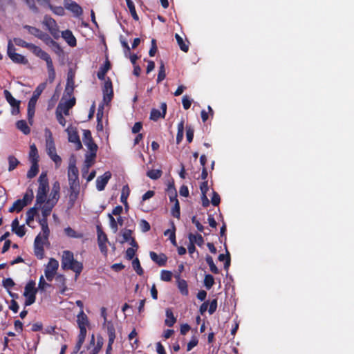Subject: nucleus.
Masks as SVG:
<instances>
[{"mask_svg": "<svg viewBox=\"0 0 354 354\" xmlns=\"http://www.w3.org/2000/svg\"><path fill=\"white\" fill-rule=\"evenodd\" d=\"M77 323L80 330V333L78 337V341L75 346V353L78 352L81 348V346L85 340L87 333L86 326L88 324V317L87 315L84 313L83 310H80V312L77 316Z\"/></svg>", "mask_w": 354, "mask_h": 354, "instance_id": "f257e3e1", "label": "nucleus"}, {"mask_svg": "<svg viewBox=\"0 0 354 354\" xmlns=\"http://www.w3.org/2000/svg\"><path fill=\"white\" fill-rule=\"evenodd\" d=\"M62 267L63 269L73 270L76 277L80 274L82 270V264L74 259L73 254L70 251H64L62 255Z\"/></svg>", "mask_w": 354, "mask_h": 354, "instance_id": "f03ea898", "label": "nucleus"}, {"mask_svg": "<svg viewBox=\"0 0 354 354\" xmlns=\"http://www.w3.org/2000/svg\"><path fill=\"white\" fill-rule=\"evenodd\" d=\"M46 147V151L50 158L56 165H59L62 162L61 158L56 153V149L53 140V135L50 129H45Z\"/></svg>", "mask_w": 354, "mask_h": 354, "instance_id": "7ed1b4c3", "label": "nucleus"}, {"mask_svg": "<svg viewBox=\"0 0 354 354\" xmlns=\"http://www.w3.org/2000/svg\"><path fill=\"white\" fill-rule=\"evenodd\" d=\"M68 177L72 195L77 192L79 189L78 169L75 167V162H73L72 160H70L69 163Z\"/></svg>", "mask_w": 354, "mask_h": 354, "instance_id": "20e7f679", "label": "nucleus"}, {"mask_svg": "<svg viewBox=\"0 0 354 354\" xmlns=\"http://www.w3.org/2000/svg\"><path fill=\"white\" fill-rule=\"evenodd\" d=\"M45 88L44 84L39 85L33 93V95L30 99L28 104V120L30 124H32V118L35 114V105L37 101Z\"/></svg>", "mask_w": 354, "mask_h": 354, "instance_id": "39448f33", "label": "nucleus"}, {"mask_svg": "<svg viewBox=\"0 0 354 354\" xmlns=\"http://www.w3.org/2000/svg\"><path fill=\"white\" fill-rule=\"evenodd\" d=\"M75 97H72L65 101H64V97H62L56 109V111L62 113V114L64 113L65 115H68L69 114V110L75 105Z\"/></svg>", "mask_w": 354, "mask_h": 354, "instance_id": "423d86ee", "label": "nucleus"}, {"mask_svg": "<svg viewBox=\"0 0 354 354\" xmlns=\"http://www.w3.org/2000/svg\"><path fill=\"white\" fill-rule=\"evenodd\" d=\"M103 98L106 102H110L113 97V90L111 80L107 77L104 80V83L102 87Z\"/></svg>", "mask_w": 354, "mask_h": 354, "instance_id": "0eeeda50", "label": "nucleus"}, {"mask_svg": "<svg viewBox=\"0 0 354 354\" xmlns=\"http://www.w3.org/2000/svg\"><path fill=\"white\" fill-rule=\"evenodd\" d=\"M43 24L48 28L50 34L55 38L59 36V30L57 24L55 19L46 15L44 18Z\"/></svg>", "mask_w": 354, "mask_h": 354, "instance_id": "6e6552de", "label": "nucleus"}, {"mask_svg": "<svg viewBox=\"0 0 354 354\" xmlns=\"http://www.w3.org/2000/svg\"><path fill=\"white\" fill-rule=\"evenodd\" d=\"M59 263L55 259L51 258L45 269V276L48 281H52L55 277Z\"/></svg>", "mask_w": 354, "mask_h": 354, "instance_id": "1a4fd4ad", "label": "nucleus"}, {"mask_svg": "<svg viewBox=\"0 0 354 354\" xmlns=\"http://www.w3.org/2000/svg\"><path fill=\"white\" fill-rule=\"evenodd\" d=\"M64 8L71 11L74 17H79L82 14V8L72 0H64Z\"/></svg>", "mask_w": 354, "mask_h": 354, "instance_id": "9d476101", "label": "nucleus"}, {"mask_svg": "<svg viewBox=\"0 0 354 354\" xmlns=\"http://www.w3.org/2000/svg\"><path fill=\"white\" fill-rule=\"evenodd\" d=\"M160 109L162 112L156 109H151L149 117L150 120L157 121L160 118H165L167 113V104L165 102H162L160 105Z\"/></svg>", "mask_w": 354, "mask_h": 354, "instance_id": "9b49d317", "label": "nucleus"}, {"mask_svg": "<svg viewBox=\"0 0 354 354\" xmlns=\"http://www.w3.org/2000/svg\"><path fill=\"white\" fill-rule=\"evenodd\" d=\"M111 178V173L110 171H106L103 175L98 176L96 179L97 189L98 191L104 190Z\"/></svg>", "mask_w": 354, "mask_h": 354, "instance_id": "f8f14e48", "label": "nucleus"}, {"mask_svg": "<svg viewBox=\"0 0 354 354\" xmlns=\"http://www.w3.org/2000/svg\"><path fill=\"white\" fill-rule=\"evenodd\" d=\"M66 131L68 136V141L76 144V149L78 150L81 149L82 143L80 142L76 129L74 127H69L67 128Z\"/></svg>", "mask_w": 354, "mask_h": 354, "instance_id": "ddd939ff", "label": "nucleus"}, {"mask_svg": "<svg viewBox=\"0 0 354 354\" xmlns=\"http://www.w3.org/2000/svg\"><path fill=\"white\" fill-rule=\"evenodd\" d=\"M38 181L39 187L37 192L47 194V192L49 190V186L46 173L42 172L39 178Z\"/></svg>", "mask_w": 354, "mask_h": 354, "instance_id": "4468645a", "label": "nucleus"}, {"mask_svg": "<svg viewBox=\"0 0 354 354\" xmlns=\"http://www.w3.org/2000/svg\"><path fill=\"white\" fill-rule=\"evenodd\" d=\"M107 334L109 337L107 351H109L112 349V345L115 339V329L113 323L111 321L107 323Z\"/></svg>", "mask_w": 354, "mask_h": 354, "instance_id": "2eb2a0df", "label": "nucleus"}, {"mask_svg": "<svg viewBox=\"0 0 354 354\" xmlns=\"http://www.w3.org/2000/svg\"><path fill=\"white\" fill-rule=\"evenodd\" d=\"M59 190L60 185L58 181H55L52 187L51 192L49 196V198L47 200L48 201H50L51 203L56 204L59 198Z\"/></svg>", "mask_w": 354, "mask_h": 354, "instance_id": "dca6fc26", "label": "nucleus"}, {"mask_svg": "<svg viewBox=\"0 0 354 354\" xmlns=\"http://www.w3.org/2000/svg\"><path fill=\"white\" fill-rule=\"evenodd\" d=\"M149 256L151 260L156 263L159 266H165L166 265L167 257L165 254L160 253V254H158L155 252L151 251L149 253Z\"/></svg>", "mask_w": 354, "mask_h": 354, "instance_id": "f3484780", "label": "nucleus"}, {"mask_svg": "<svg viewBox=\"0 0 354 354\" xmlns=\"http://www.w3.org/2000/svg\"><path fill=\"white\" fill-rule=\"evenodd\" d=\"M111 65L108 57L106 58L104 64L101 66L97 73V77L100 80H104L106 73L111 69Z\"/></svg>", "mask_w": 354, "mask_h": 354, "instance_id": "a211bd4d", "label": "nucleus"}, {"mask_svg": "<svg viewBox=\"0 0 354 354\" xmlns=\"http://www.w3.org/2000/svg\"><path fill=\"white\" fill-rule=\"evenodd\" d=\"M97 240L99 247L102 252L106 251V243L107 241V236L106 234L102 230L100 226H97Z\"/></svg>", "mask_w": 354, "mask_h": 354, "instance_id": "6ab92c4d", "label": "nucleus"}, {"mask_svg": "<svg viewBox=\"0 0 354 354\" xmlns=\"http://www.w3.org/2000/svg\"><path fill=\"white\" fill-rule=\"evenodd\" d=\"M98 147L95 143L91 136L90 135V167H92L95 162V158Z\"/></svg>", "mask_w": 354, "mask_h": 354, "instance_id": "aec40b11", "label": "nucleus"}, {"mask_svg": "<svg viewBox=\"0 0 354 354\" xmlns=\"http://www.w3.org/2000/svg\"><path fill=\"white\" fill-rule=\"evenodd\" d=\"M176 322V318L174 317L172 310L171 308L166 309V319L165 324L169 327H171Z\"/></svg>", "mask_w": 354, "mask_h": 354, "instance_id": "412c9836", "label": "nucleus"}, {"mask_svg": "<svg viewBox=\"0 0 354 354\" xmlns=\"http://www.w3.org/2000/svg\"><path fill=\"white\" fill-rule=\"evenodd\" d=\"M62 37L71 46H75L76 45V39L73 36L71 31L66 30L62 32Z\"/></svg>", "mask_w": 354, "mask_h": 354, "instance_id": "4be33fe9", "label": "nucleus"}, {"mask_svg": "<svg viewBox=\"0 0 354 354\" xmlns=\"http://www.w3.org/2000/svg\"><path fill=\"white\" fill-rule=\"evenodd\" d=\"M177 283L178 288L179 289L180 293L183 295L187 296L189 294V290L187 281L185 279H180L178 275Z\"/></svg>", "mask_w": 354, "mask_h": 354, "instance_id": "5701e85b", "label": "nucleus"}, {"mask_svg": "<svg viewBox=\"0 0 354 354\" xmlns=\"http://www.w3.org/2000/svg\"><path fill=\"white\" fill-rule=\"evenodd\" d=\"M10 59L16 63L19 64H27L28 63V59L19 53H14L10 57Z\"/></svg>", "mask_w": 354, "mask_h": 354, "instance_id": "b1692460", "label": "nucleus"}, {"mask_svg": "<svg viewBox=\"0 0 354 354\" xmlns=\"http://www.w3.org/2000/svg\"><path fill=\"white\" fill-rule=\"evenodd\" d=\"M65 234L70 238L80 239L84 236V234L81 232H77L71 227H67L64 229Z\"/></svg>", "mask_w": 354, "mask_h": 354, "instance_id": "393cba45", "label": "nucleus"}, {"mask_svg": "<svg viewBox=\"0 0 354 354\" xmlns=\"http://www.w3.org/2000/svg\"><path fill=\"white\" fill-rule=\"evenodd\" d=\"M129 194L130 189L129 186L127 185L123 186L121 192L120 201L126 207H128L127 198L129 196Z\"/></svg>", "mask_w": 354, "mask_h": 354, "instance_id": "a878e982", "label": "nucleus"}, {"mask_svg": "<svg viewBox=\"0 0 354 354\" xmlns=\"http://www.w3.org/2000/svg\"><path fill=\"white\" fill-rule=\"evenodd\" d=\"M55 204L51 203L50 201H46L45 205L42 207L41 212L43 218H47L48 216L50 215L52 209L55 206Z\"/></svg>", "mask_w": 354, "mask_h": 354, "instance_id": "bb28decb", "label": "nucleus"}, {"mask_svg": "<svg viewBox=\"0 0 354 354\" xmlns=\"http://www.w3.org/2000/svg\"><path fill=\"white\" fill-rule=\"evenodd\" d=\"M171 229H168L165 232H164V234L165 236H167L168 234V232H170V236H169V239L171 242V243L174 245H176V226H175V224L174 223V221H171Z\"/></svg>", "mask_w": 354, "mask_h": 354, "instance_id": "cd10ccee", "label": "nucleus"}, {"mask_svg": "<svg viewBox=\"0 0 354 354\" xmlns=\"http://www.w3.org/2000/svg\"><path fill=\"white\" fill-rule=\"evenodd\" d=\"M26 206V203L21 201V199L17 200L9 209V212L12 213L14 212H19Z\"/></svg>", "mask_w": 354, "mask_h": 354, "instance_id": "c85d7f7f", "label": "nucleus"}, {"mask_svg": "<svg viewBox=\"0 0 354 354\" xmlns=\"http://www.w3.org/2000/svg\"><path fill=\"white\" fill-rule=\"evenodd\" d=\"M39 223L41 226L44 239V240L47 241L50 234V230L47 223V218H43L39 221Z\"/></svg>", "mask_w": 354, "mask_h": 354, "instance_id": "c756f323", "label": "nucleus"}, {"mask_svg": "<svg viewBox=\"0 0 354 354\" xmlns=\"http://www.w3.org/2000/svg\"><path fill=\"white\" fill-rule=\"evenodd\" d=\"M24 28L27 29L30 34L38 37L39 39H41V36L44 33L39 28L28 25H25Z\"/></svg>", "mask_w": 354, "mask_h": 354, "instance_id": "7c9ffc66", "label": "nucleus"}, {"mask_svg": "<svg viewBox=\"0 0 354 354\" xmlns=\"http://www.w3.org/2000/svg\"><path fill=\"white\" fill-rule=\"evenodd\" d=\"M3 93L6 100L12 108H15V106H17V104H20V101L15 100L8 90H5Z\"/></svg>", "mask_w": 354, "mask_h": 354, "instance_id": "2f4dec72", "label": "nucleus"}, {"mask_svg": "<svg viewBox=\"0 0 354 354\" xmlns=\"http://www.w3.org/2000/svg\"><path fill=\"white\" fill-rule=\"evenodd\" d=\"M30 153H29V158H30V160L32 162H34L35 161V162L38 163V161H39V156H38V152H37V149L35 147V145H32L30 147Z\"/></svg>", "mask_w": 354, "mask_h": 354, "instance_id": "473e14b6", "label": "nucleus"}, {"mask_svg": "<svg viewBox=\"0 0 354 354\" xmlns=\"http://www.w3.org/2000/svg\"><path fill=\"white\" fill-rule=\"evenodd\" d=\"M17 127L18 129L21 131L24 134L28 135L30 132V129L28 126L25 120H19L17 124Z\"/></svg>", "mask_w": 354, "mask_h": 354, "instance_id": "72a5a7b5", "label": "nucleus"}, {"mask_svg": "<svg viewBox=\"0 0 354 354\" xmlns=\"http://www.w3.org/2000/svg\"><path fill=\"white\" fill-rule=\"evenodd\" d=\"M126 1V3H127V6L129 10V12L131 15V17H133V19L136 21H138L139 20V17H138V15H137V12H136V8H135V5L133 3V2L131 1V0H125Z\"/></svg>", "mask_w": 354, "mask_h": 354, "instance_id": "f704fd0d", "label": "nucleus"}, {"mask_svg": "<svg viewBox=\"0 0 354 354\" xmlns=\"http://www.w3.org/2000/svg\"><path fill=\"white\" fill-rule=\"evenodd\" d=\"M55 281L57 286L61 288L60 292L64 294L66 290V286H65L66 279L63 275L59 274L55 277Z\"/></svg>", "mask_w": 354, "mask_h": 354, "instance_id": "c9c22d12", "label": "nucleus"}, {"mask_svg": "<svg viewBox=\"0 0 354 354\" xmlns=\"http://www.w3.org/2000/svg\"><path fill=\"white\" fill-rule=\"evenodd\" d=\"M205 260H206L207 263L209 266L210 271L212 273L216 274H219V270L216 267V266L214 264L213 258L209 255H207Z\"/></svg>", "mask_w": 354, "mask_h": 354, "instance_id": "e433bc0d", "label": "nucleus"}, {"mask_svg": "<svg viewBox=\"0 0 354 354\" xmlns=\"http://www.w3.org/2000/svg\"><path fill=\"white\" fill-rule=\"evenodd\" d=\"M38 207H33L30 208L27 212L26 224L30 225V223L34 220L35 216L37 214Z\"/></svg>", "mask_w": 354, "mask_h": 354, "instance_id": "4c0bfd02", "label": "nucleus"}, {"mask_svg": "<svg viewBox=\"0 0 354 354\" xmlns=\"http://www.w3.org/2000/svg\"><path fill=\"white\" fill-rule=\"evenodd\" d=\"M38 171H39V165H38V163L35 162V161L34 162H32V165L27 173V177L28 178H32L35 176H36Z\"/></svg>", "mask_w": 354, "mask_h": 354, "instance_id": "58836bf2", "label": "nucleus"}, {"mask_svg": "<svg viewBox=\"0 0 354 354\" xmlns=\"http://www.w3.org/2000/svg\"><path fill=\"white\" fill-rule=\"evenodd\" d=\"M175 37L180 50L185 53L188 52L189 45L185 44L183 39L177 33L176 34Z\"/></svg>", "mask_w": 354, "mask_h": 354, "instance_id": "ea45409f", "label": "nucleus"}, {"mask_svg": "<svg viewBox=\"0 0 354 354\" xmlns=\"http://www.w3.org/2000/svg\"><path fill=\"white\" fill-rule=\"evenodd\" d=\"M162 174V171L160 169H151L147 172V176L152 180L160 178Z\"/></svg>", "mask_w": 354, "mask_h": 354, "instance_id": "a19ab883", "label": "nucleus"}, {"mask_svg": "<svg viewBox=\"0 0 354 354\" xmlns=\"http://www.w3.org/2000/svg\"><path fill=\"white\" fill-rule=\"evenodd\" d=\"M189 240L193 241L195 244H197L198 246H201L204 243V239L201 234L194 235L190 233L188 236Z\"/></svg>", "mask_w": 354, "mask_h": 354, "instance_id": "79ce46f5", "label": "nucleus"}, {"mask_svg": "<svg viewBox=\"0 0 354 354\" xmlns=\"http://www.w3.org/2000/svg\"><path fill=\"white\" fill-rule=\"evenodd\" d=\"M166 77V73H165V64L162 62H161L160 63V66L159 67V70H158V77H157V83H160L161 82L162 80H165Z\"/></svg>", "mask_w": 354, "mask_h": 354, "instance_id": "37998d69", "label": "nucleus"}, {"mask_svg": "<svg viewBox=\"0 0 354 354\" xmlns=\"http://www.w3.org/2000/svg\"><path fill=\"white\" fill-rule=\"evenodd\" d=\"M120 41L122 46L124 48V53L126 57L130 55L131 48L128 44L127 39L122 36H120Z\"/></svg>", "mask_w": 354, "mask_h": 354, "instance_id": "c03bdc74", "label": "nucleus"}, {"mask_svg": "<svg viewBox=\"0 0 354 354\" xmlns=\"http://www.w3.org/2000/svg\"><path fill=\"white\" fill-rule=\"evenodd\" d=\"M120 41L122 46L124 48V53L126 57L130 55L131 48L128 44L127 39L122 36H120Z\"/></svg>", "mask_w": 354, "mask_h": 354, "instance_id": "a18cd8bd", "label": "nucleus"}, {"mask_svg": "<svg viewBox=\"0 0 354 354\" xmlns=\"http://www.w3.org/2000/svg\"><path fill=\"white\" fill-rule=\"evenodd\" d=\"M120 41L122 46L124 48V53L126 57L130 55L131 48L128 44L127 39L122 36H120Z\"/></svg>", "mask_w": 354, "mask_h": 354, "instance_id": "49530a36", "label": "nucleus"}, {"mask_svg": "<svg viewBox=\"0 0 354 354\" xmlns=\"http://www.w3.org/2000/svg\"><path fill=\"white\" fill-rule=\"evenodd\" d=\"M132 266L138 275L141 276L143 274L144 270L141 267L140 261L138 258L133 260Z\"/></svg>", "mask_w": 354, "mask_h": 354, "instance_id": "de8ad7c7", "label": "nucleus"}, {"mask_svg": "<svg viewBox=\"0 0 354 354\" xmlns=\"http://www.w3.org/2000/svg\"><path fill=\"white\" fill-rule=\"evenodd\" d=\"M214 284V278L212 274H206L204 279V286L207 290H209Z\"/></svg>", "mask_w": 354, "mask_h": 354, "instance_id": "09e8293b", "label": "nucleus"}, {"mask_svg": "<svg viewBox=\"0 0 354 354\" xmlns=\"http://www.w3.org/2000/svg\"><path fill=\"white\" fill-rule=\"evenodd\" d=\"M48 6L55 15L63 16L65 14L64 6H54L50 3L48 4Z\"/></svg>", "mask_w": 354, "mask_h": 354, "instance_id": "8fccbe9b", "label": "nucleus"}, {"mask_svg": "<svg viewBox=\"0 0 354 354\" xmlns=\"http://www.w3.org/2000/svg\"><path fill=\"white\" fill-rule=\"evenodd\" d=\"M8 159L9 162L8 171H11L17 167L19 164V161L13 156H8Z\"/></svg>", "mask_w": 354, "mask_h": 354, "instance_id": "3c124183", "label": "nucleus"}, {"mask_svg": "<svg viewBox=\"0 0 354 354\" xmlns=\"http://www.w3.org/2000/svg\"><path fill=\"white\" fill-rule=\"evenodd\" d=\"M35 283L33 281H29L26 287H25V292L24 293V295L25 297H28V294L31 292H34V291L37 290L35 288Z\"/></svg>", "mask_w": 354, "mask_h": 354, "instance_id": "603ef678", "label": "nucleus"}, {"mask_svg": "<svg viewBox=\"0 0 354 354\" xmlns=\"http://www.w3.org/2000/svg\"><path fill=\"white\" fill-rule=\"evenodd\" d=\"M33 191L30 189H28L26 194H24L23 199H21L23 202L26 203V206L30 203L33 199Z\"/></svg>", "mask_w": 354, "mask_h": 354, "instance_id": "864d4df0", "label": "nucleus"}, {"mask_svg": "<svg viewBox=\"0 0 354 354\" xmlns=\"http://www.w3.org/2000/svg\"><path fill=\"white\" fill-rule=\"evenodd\" d=\"M88 171V153L85 154V160H84V166L82 168V176L84 178L88 181V176H87V172Z\"/></svg>", "mask_w": 354, "mask_h": 354, "instance_id": "5fc2aeb1", "label": "nucleus"}, {"mask_svg": "<svg viewBox=\"0 0 354 354\" xmlns=\"http://www.w3.org/2000/svg\"><path fill=\"white\" fill-rule=\"evenodd\" d=\"M198 344V339L197 336L193 335L190 339V341L187 343V351H190L192 350L195 346H196Z\"/></svg>", "mask_w": 354, "mask_h": 354, "instance_id": "6e6d98bb", "label": "nucleus"}, {"mask_svg": "<svg viewBox=\"0 0 354 354\" xmlns=\"http://www.w3.org/2000/svg\"><path fill=\"white\" fill-rule=\"evenodd\" d=\"M160 279L164 281H170L172 279V272L169 270H162L160 273Z\"/></svg>", "mask_w": 354, "mask_h": 354, "instance_id": "4d7b16f0", "label": "nucleus"}, {"mask_svg": "<svg viewBox=\"0 0 354 354\" xmlns=\"http://www.w3.org/2000/svg\"><path fill=\"white\" fill-rule=\"evenodd\" d=\"M46 201V194L41 192H37L36 196V205H41Z\"/></svg>", "mask_w": 354, "mask_h": 354, "instance_id": "13d9d810", "label": "nucleus"}, {"mask_svg": "<svg viewBox=\"0 0 354 354\" xmlns=\"http://www.w3.org/2000/svg\"><path fill=\"white\" fill-rule=\"evenodd\" d=\"M171 214L174 217L179 218L180 216V204L178 201H176L174 203V205L173 208L171 209Z\"/></svg>", "mask_w": 354, "mask_h": 354, "instance_id": "bf43d9fd", "label": "nucleus"}, {"mask_svg": "<svg viewBox=\"0 0 354 354\" xmlns=\"http://www.w3.org/2000/svg\"><path fill=\"white\" fill-rule=\"evenodd\" d=\"M194 128L192 126L186 127V137L189 143L192 142L194 138Z\"/></svg>", "mask_w": 354, "mask_h": 354, "instance_id": "052dcab7", "label": "nucleus"}, {"mask_svg": "<svg viewBox=\"0 0 354 354\" xmlns=\"http://www.w3.org/2000/svg\"><path fill=\"white\" fill-rule=\"evenodd\" d=\"M13 41L16 45H17L19 46L27 48L28 49L30 48V47L32 44L31 43H28V42L25 41L24 40H23L21 38H14Z\"/></svg>", "mask_w": 354, "mask_h": 354, "instance_id": "680f3d73", "label": "nucleus"}, {"mask_svg": "<svg viewBox=\"0 0 354 354\" xmlns=\"http://www.w3.org/2000/svg\"><path fill=\"white\" fill-rule=\"evenodd\" d=\"M75 72L73 68H69L68 74H67V84H73L74 85V77H75Z\"/></svg>", "mask_w": 354, "mask_h": 354, "instance_id": "e2e57ef3", "label": "nucleus"}, {"mask_svg": "<svg viewBox=\"0 0 354 354\" xmlns=\"http://www.w3.org/2000/svg\"><path fill=\"white\" fill-rule=\"evenodd\" d=\"M140 227L141 228L142 232H147L149 231L151 229L149 223L145 219L140 220Z\"/></svg>", "mask_w": 354, "mask_h": 354, "instance_id": "0e129e2a", "label": "nucleus"}, {"mask_svg": "<svg viewBox=\"0 0 354 354\" xmlns=\"http://www.w3.org/2000/svg\"><path fill=\"white\" fill-rule=\"evenodd\" d=\"M217 305H218L217 299H214L211 301L210 303L209 302V306L208 308V312L210 315H212L214 313L216 312V310L217 309Z\"/></svg>", "mask_w": 354, "mask_h": 354, "instance_id": "69168bd1", "label": "nucleus"}, {"mask_svg": "<svg viewBox=\"0 0 354 354\" xmlns=\"http://www.w3.org/2000/svg\"><path fill=\"white\" fill-rule=\"evenodd\" d=\"M221 202V198L219 194L213 191L212 196L211 199V203L214 206H218L220 204Z\"/></svg>", "mask_w": 354, "mask_h": 354, "instance_id": "338daca9", "label": "nucleus"}, {"mask_svg": "<svg viewBox=\"0 0 354 354\" xmlns=\"http://www.w3.org/2000/svg\"><path fill=\"white\" fill-rule=\"evenodd\" d=\"M40 39L43 40L47 45H48L51 47L56 42L54 40H53L48 34H46L45 32L43 34V35L41 36Z\"/></svg>", "mask_w": 354, "mask_h": 354, "instance_id": "774afa93", "label": "nucleus"}]
</instances>
